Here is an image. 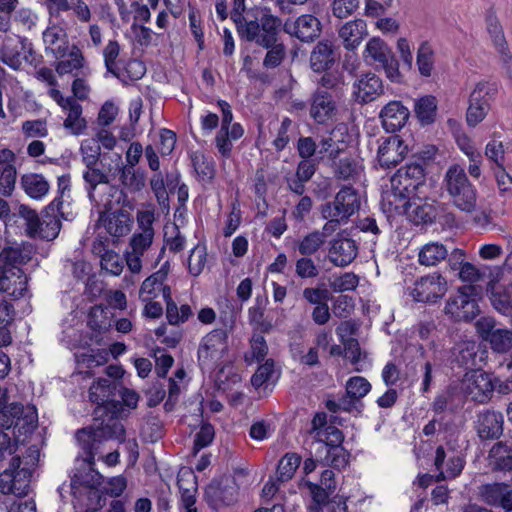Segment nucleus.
I'll return each mask as SVG.
<instances>
[{
    "label": "nucleus",
    "mask_w": 512,
    "mask_h": 512,
    "mask_svg": "<svg viewBox=\"0 0 512 512\" xmlns=\"http://www.w3.org/2000/svg\"><path fill=\"white\" fill-rule=\"evenodd\" d=\"M260 14L249 21L239 37L267 49L263 65L266 68H276L285 58L284 44L277 43L282 21L279 17L272 15L269 8L261 9Z\"/></svg>",
    "instance_id": "f257e3e1"
},
{
    "label": "nucleus",
    "mask_w": 512,
    "mask_h": 512,
    "mask_svg": "<svg viewBox=\"0 0 512 512\" xmlns=\"http://www.w3.org/2000/svg\"><path fill=\"white\" fill-rule=\"evenodd\" d=\"M284 30L302 42H313L322 32L320 20L311 14L299 16L292 24L285 23Z\"/></svg>",
    "instance_id": "6ab92c4d"
},
{
    "label": "nucleus",
    "mask_w": 512,
    "mask_h": 512,
    "mask_svg": "<svg viewBox=\"0 0 512 512\" xmlns=\"http://www.w3.org/2000/svg\"><path fill=\"white\" fill-rule=\"evenodd\" d=\"M499 85L497 82L480 81L469 96V107L466 113L468 126L475 127L486 117L490 110V102L495 99Z\"/></svg>",
    "instance_id": "423d86ee"
},
{
    "label": "nucleus",
    "mask_w": 512,
    "mask_h": 512,
    "mask_svg": "<svg viewBox=\"0 0 512 512\" xmlns=\"http://www.w3.org/2000/svg\"><path fill=\"white\" fill-rule=\"evenodd\" d=\"M295 273L302 279L314 278L318 276L319 270L310 257L304 256L296 261Z\"/></svg>",
    "instance_id": "774afa93"
},
{
    "label": "nucleus",
    "mask_w": 512,
    "mask_h": 512,
    "mask_svg": "<svg viewBox=\"0 0 512 512\" xmlns=\"http://www.w3.org/2000/svg\"><path fill=\"white\" fill-rule=\"evenodd\" d=\"M18 213L19 216L22 217L26 222L27 234L30 237L35 238L36 227L39 225V219L41 216H39L35 210L25 204H21L19 206Z\"/></svg>",
    "instance_id": "69168bd1"
},
{
    "label": "nucleus",
    "mask_w": 512,
    "mask_h": 512,
    "mask_svg": "<svg viewBox=\"0 0 512 512\" xmlns=\"http://www.w3.org/2000/svg\"><path fill=\"white\" fill-rule=\"evenodd\" d=\"M119 174V180L123 187L131 193L141 191L146 185V174L141 168L125 167L120 155H117V163L112 177Z\"/></svg>",
    "instance_id": "5701e85b"
},
{
    "label": "nucleus",
    "mask_w": 512,
    "mask_h": 512,
    "mask_svg": "<svg viewBox=\"0 0 512 512\" xmlns=\"http://www.w3.org/2000/svg\"><path fill=\"white\" fill-rule=\"evenodd\" d=\"M448 257V248L440 242H430L422 246L418 260L424 266H436Z\"/></svg>",
    "instance_id": "e433bc0d"
},
{
    "label": "nucleus",
    "mask_w": 512,
    "mask_h": 512,
    "mask_svg": "<svg viewBox=\"0 0 512 512\" xmlns=\"http://www.w3.org/2000/svg\"><path fill=\"white\" fill-rule=\"evenodd\" d=\"M404 214L415 225H432L444 212V204L427 197H414L402 203Z\"/></svg>",
    "instance_id": "0eeeda50"
},
{
    "label": "nucleus",
    "mask_w": 512,
    "mask_h": 512,
    "mask_svg": "<svg viewBox=\"0 0 512 512\" xmlns=\"http://www.w3.org/2000/svg\"><path fill=\"white\" fill-rule=\"evenodd\" d=\"M408 153V146L399 135L387 137L379 146L377 158L381 167L391 168L397 166Z\"/></svg>",
    "instance_id": "a211bd4d"
},
{
    "label": "nucleus",
    "mask_w": 512,
    "mask_h": 512,
    "mask_svg": "<svg viewBox=\"0 0 512 512\" xmlns=\"http://www.w3.org/2000/svg\"><path fill=\"white\" fill-rule=\"evenodd\" d=\"M444 187L454 205L461 211L471 213L475 210L477 192L462 167L452 165L448 168L444 177Z\"/></svg>",
    "instance_id": "7ed1b4c3"
},
{
    "label": "nucleus",
    "mask_w": 512,
    "mask_h": 512,
    "mask_svg": "<svg viewBox=\"0 0 512 512\" xmlns=\"http://www.w3.org/2000/svg\"><path fill=\"white\" fill-rule=\"evenodd\" d=\"M0 261L2 265L0 268H11L17 270L18 273H23L22 269L17 267V264H22V252L20 249L13 247H6L0 252Z\"/></svg>",
    "instance_id": "bf43d9fd"
},
{
    "label": "nucleus",
    "mask_w": 512,
    "mask_h": 512,
    "mask_svg": "<svg viewBox=\"0 0 512 512\" xmlns=\"http://www.w3.org/2000/svg\"><path fill=\"white\" fill-rule=\"evenodd\" d=\"M383 92L382 80L374 73H367L354 83V94L360 103L372 102Z\"/></svg>",
    "instance_id": "a878e982"
},
{
    "label": "nucleus",
    "mask_w": 512,
    "mask_h": 512,
    "mask_svg": "<svg viewBox=\"0 0 512 512\" xmlns=\"http://www.w3.org/2000/svg\"><path fill=\"white\" fill-rule=\"evenodd\" d=\"M239 486L233 476H223L212 480L205 488L204 498L208 506L217 510L219 507L232 505L237 501Z\"/></svg>",
    "instance_id": "1a4fd4ad"
},
{
    "label": "nucleus",
    "mask_w": 512,
    "mask_h": 512,
    "mask_svg": "<svg viewBox=\"0 0 512 512\" xmlns=\"http://www.w3.org/2000/svg\"><path fill=\"white\" fill-rule=\"evenodd\" d=\"M338 450L335 447H320L317 453L324 452L325 456L320 457L319 464L326 467L331 466L339 471L345 469L349 464L351 453L340 445Z\"/></svg>",
    "instance_id": "c9c22d12"
},
{
    "label": "nucleus",
    "mask_w": 512,
    "mask_h": 512,
    "mask_svg": "<svg viewBox=\"0 0 512 512\" xmlns=\"http://www.w3.org/2000/svg\"><path fill=\"white\" fill-rule=\"evenodd\" d=\"M484 338L490 342L491 348L499 353H505L512 348V332L508 329L494 328L493 324L486 322L482 329Z\"/></svg>",
    "instance_id": "72a5a7b5"
},
{
    "label": "nucleus",
    "mask_w": 512,
    "mask_h": 512,
    "mask_svg": "<svg viewBox=\"0 0 512 512\" xmlns=\"http://www.w3.org/2000/svg\"><path fill=\"white\" fill-rule=\"evenodd\" d=\"M124 412L125 410L119 411L115 414L113 412H109L108 415H103L99 418H97L96 415H93L95 422L94 431L102 443L103 441L112 439L118 440L120 443L125 442L126 430L124 425L119 421L120 418L128 416V414H124Z\"/></svg>",
    "instance_id": "2eb2a0df"
},
{
    "label": "nucleus",
    "mask_w": 512,
    "mask_h": 512,
    "mask_svg": "<svg viewBox=\"0 0 512 512\" xmlns=\"http://www.w3.org/2000/svg\"><path fill=\"white\" fill-rule=\"evenodd\" d=\"M301 463V456L296 453H287L279 461L277 466L278 480L281 482L290 480Z\"/></svg>",
    "instance_id": "a18cd8bd"
},
{
    "label": "nucleus",
    "mask_w": 512,
    "mask_h": 512,
    "mask_svg": "<svg viewBox=\"0 0 512 512\" xmlns=\"http://www.w3.org/2000/svg\"><path fill=\"white\" fill-rule=\"evenodd\" d=\"M62 205L63 201L61 197H55V199L42 210L39 225L36 227L35 237L52 241L58 236L62 226L59 217L67 219L64 212L61 210Z\"/></svg>",
    "instance_id": "9d476101"
},
{
    "label": "nucleus",
    "mask_w": 512,
    "mask_h": 512,
    "mask_svg": "<svg viewBox=\"0 0 512 512\" xmlns=\"http://www.w3.org/2000/svg\"><path fill=\"white\" fill-rule=\"evenodd\" d=\"M344 355L353 365L367 358V352H362L359 341L356 338H348L344 343Z\"/></svg>",
    "instance_id": "338daca9"
},
{
    "label": "nucleus",
    "mask_w": 512,
    "mask_h": 512,
    "mask_svg": "<svg viewBox=\"0 0 512 512\" xmlns=\"http://www.w3.org/2000/svg\"><path fill=\"white\" fill-rule=\"evenodd\" d=\"M111 176L101 169L97 168V164L86 165V170L83 172V179L86 183L88 197L91 201H95L94 192L99 184H109Z\"/></svg>",
    "instance_id": "ea45409f"
},
{
    "label": "nucleus",
    "mask_w": 512,
    "mask_h": 512,
    "mask_svg": "<svg viewBox=\"0 0 512 512\" xmlns=\"http://www.w3.org/2000/svg\"><path fill=\"white\" fill-rule=\"evenodd\" d=\"M425 186V183H417L410 178L402 176V172H396L391 178V196L394 202H402L418 197L421 193L420 189Z\"/></svg>",
    "instance_id": "bb28decb"
},
{
    "label": "nucleus",
    "mask_w": 512,
    "mask_h": 512,
    "mask_svg": "<svg viewBox=\"0 0 512 512\" xmlns=\"http://www.w3.org/2000/svg\"><path fill=\"white\" fill-rule=\"evenodd\" d=\"M479 496L491 507H501L506 512H512V490L504 482L481 485Z\"/></svg>",
    "instance_id": "aec40b11"
},
{
    "label": "nucleus",
    "mask_w": 512,
    "mask_h": 512,
    "mask_svg": "<svg viewBox=\"0 0 512 512\" xmlns=\"http://www.w3.org/2000/svg\"><path fill=\"white\" fill-rule=\"evenodd\" d=\"M339 59V47L331 40H320L310 53V68L315 73L327 72L334 67Z\"/></svg>",
    "instance_id": "4468645a"
},
{
    "label": "nucleus",
    "mask_w": 512,
    "mask_h": 512,
    "mask_svg": "<svg viewBox=\"0 0 512 512\" xmlns=\"http://www.w3.org/2000/svg\"><path fill=\"white\" fill-rule=\"evenodd\" d=\"M177 485L181 493L182 506H193L196 503L197 476L190 469L178 474Z\"/></svg>",
    "instance_id": "f704fd0d"
},
{
    "label": "nucleus",
    "mask_w": 512,
    "mask_h": 512,
    "mask_svg": "<svg viewBox=\"0 0 512 512\" xmlns=\"http://www.w3.org/2000/svg\"><path fill=\"white\" fill-rule=\"evenodd\" d=\"M133 219L130 214L122 209L112 213L105 211L100 212L97 226H103L106 231L114 237H122L131 230Z\"/></svg>",
    "instance_id": "4be33fe9"
},
{
    "label": "nucleus",
    "mask_w": 512,
    "mask_h": 512,
    "mask_svg": "<svg viewBox=\"0 0 512 512\" xmlns=\"http://www.w3.org/2000/svg\"><path fill=\"white\" fill-rule=\"evenodd\" d=\"M485 22L493 45L497 52L500 54L501 61L508 73L509 78L512 79V54L509 50L502 25L500 24L493 8L487 10Z\"/></svg>",
    "instance_id": "ddd939ff"
},
{
    "label": "nucleus",
    "mask_w": 512,
    "mask_h": 512,
    "mask_svg": "<svg viewBox=\"0 0 512 512\" xmlns=\"http://www.w3.org/2000/svg\"><path fill=\"white\" fill-rule=\"evenodd\" d=\"M322 435L325 436V439L315 438V442L321 444V447H335L341 450L340 445L343 444L345 436L339 428L334 425H328L322 431Z\"/></svg>",
    "instance_id": "864d4df0"
},
{
    "label": "nucleus",
    "mask_w": 512,
    "mask_h": 512,
    "mask_svg": "<svg viewBox=\"0 0 512 512\" xmlns=\"http://www.w3.org/2000/svg\"><path fill=\"white\" fill-rule=\"evenodd\" d=\"M323 236L320 231L315 230L308 233L301 241L297 243V249L303 256H310L316 253L324 244Z\"/></svg>",
    "instance_id": "de8ad7c7"
},
{
    "label": "nucleus",
    "mask_w": 512,
    "mask_h": 512,
    "mask_svg": "<svg viewBox=\"0 0 512 512\" xmlns=\"http://www.w3.org/2000/svg\"><path fill=\"white\" fill-rule=\"evenodd\" d=\"M75 436L85 455L84 461L86 462V464H94L95 454L99 449L100 445L102 444L99 437L96 436L94 427L91 426L81 428L77 430Z\"/></svg>",
    "instance_id": "473e14b6"
},
{
    "label": "nucleus",
    "mask_w": 512,
    "mask_h": 512,
    "mask_svg": "<svg viewBox=\"0 0 512 512\" xmlns=\"http://www.w3.org/2000/svg\"><path fill=\"white\" fill-rule=\"evenodd\" d=\"M397 172H402V176L410 178L412 181L417 183H425L426 174L424 169V158H420L419 161L407 163L405 166L399 168Z\"/></svg>",
    "instance_id": "13d9d810"
},
{
    "label": "nucleus",
    "mask_w": 512,
    "mask_h": 512,
    "mask_svg": "<svg viewBox=\"0 0 512 512\" xmlns=\"http://www.w3.org/2000/svg\"><path fill=\"white\" fill-rule=\"evenodd\" d=\"M228 335L224 329H215L201 341L197 357L200 363L221 360L228 351Z\"/></svg>",
    "instance_id": "f8f14e48"
},
{
    "label": "nucleus",
    "mask_w": 512,
    "mask_h": 512,
    "mask_svg": "<svg viewBox=\"0 0 512 512\" xmlns=\"http://www.w3.org/2000/svg\"><path fill=\"white\" fill-rule=\"evenodd\" d=\"M121 383L109 378H98L89 388V399L97 406L93 415L97 418L108 415L109 412L118 413L124 411L122 403L117 399Z\"/></svg>",
    "instance_id": "39448f33"
},
{
    "label": "nucleus",
    "mask_w": 512,
    "mask_h": 512,
    "mask_svg": "<svg viewBox=\"0 0 512 512\" xmlns=\"http://www.w3.org/2000/svg\"><path fill=\"white\" fill-rule=\"evenodd\" d=\"M103 476L94 469V464H87L85 471H78L71 478V488H97L102 484Z\"/></svg>",
    "instance_id": "79ce46f5"
},
{
    "label": "nucleus",
    "mask_w": 512,
    "mask_h": 512,
    "mask_svg": "<svg viewBox=\"0 0 512 512\" xmlns=\"http://www.w3.org/2000/svg\"><path fill=\"white\" fill-rule=\"evenodd\" d=\"M465 377L469 383L468 388L472 392L477 391L478 394L484 397H488L498 386L496 377H492V374L484 372L481 367L472 372H467Z\"/></svg>",
    "instance_id": "c756f323"
},
{
    "label": "nucleus",
    "mask_w": 512,
    "mask_h": 512,
    "mask_svg": "<svg viewBox=\"0 0 512 512\" xmlns=\"http://www.w3.org/2000/svg\"><path fill=\"white\" fill-rule=\"evenodd\" d=\"M67 109L69 110V114L64 120V127L71 129L73 134L80 135L86 128V121L80 118L82 114V106L78 102H73V104Z\"/></svg>",
    "instance_id": "09e8293b"
},
{
    "label": "nucleus",
    "mask_w": 512,
    "mask_h": 512,
    "mask_svg": "<svg viewBox=\"0 0 512 512\" xmlns=\"http://www.w3.org/2000/svg\"><path fill=\"white\" fill-rule=\"evenodd\" d=\"M334 177L338 180H354L358 176V164L354 157L344 156L331 165Z\"/></svg>",
    "instance_id": "37998d69"
},
{
    "label": "nucleus",
    "mask_w": 512,
    "mask_h": 512,
    "mask_svg": "<svg viewBox=\"0 0 512 512\" xmlns=\"http://www.w3.org/2000/svg\"><path fill=\"white\" fill-rule=\"evenodd\" d=\"M21 187L33 199H41L49 191V183L41 174H24L20 180Z\"/></svg>",
    "instance_id": "58836bf2"
},
{
    "label": "nucleus",
    "mask_w": 512,
    "mask_h": 512,
    "mask_svg": "<svg viewBox=\"0 0 512 512\" xmlns=\"http://www.w3.org/2000/svg\"><path fill=\"white\" fill-rule=\"evenodd\" d=\"M447 292V280L441 274L435 272L418 279L410 292L417 302L435 303Z\"/></svg>",
    "instance_id": "9b49d317"
},
{
    "label": "nucleus",
    "mask_w": 512,
    "mask_h": 512,
    "mask_svg": "<svg viewBox=\"0 0 512 512\" xmlns=\"http://www.w3.org/2000/svg\"><path fill=\"white\" fill-rule=\"evenodd\" d=\"M379 118L387 133H395L407 124L410 111L401 101L392 100L380 110Z\"/></svg>",
    "instance_id": "f3484780"
},
{
    "label": "nucleus",
    "mask_w": 512,
    "mask_h": 512,
    "mask_svg": "<svg viewBox=\"0 0 512 512\" xmlns=\"http://www.w3.org/2000/svg\"><path fill=\"white\" fill-rule=\"evenodd\" d=\"M27 278L23 273L11 268H0V292L8 293L14 298L24 296L27 290Z\"/></svg>",
    "instance_id": "cd10ccee"
},
{
    "label": "nucleus",
    "mask_w": 512,
    "mask_h": 512,
    "mask_svg": "<svg viewBox=\"0 0 512 512\" xmlns=\"http://www.w3.org/2000/svg\"><path fill=\"white\" fill-rule=\"evenodd\" d=\"M169 268L170 264L166 261L157 272L147 277L140 287V294L147 293L148 295L156 297L154 291L157 286L163 285L168 276Z\"/></svg>",
    "instance_id": "49530a36"
},
{
    "label": "nucleus",
    "mask_w": 512,
    "mask_h": 512,
    "mask_svg": "<svg viewBox=\"0 0 512 512\" xmlns=\"http://www.w3.org/2000/svg\"><path fill=\"white\" fill-rule=\"evenodd\" d=\"M119 53L120 46L116 40H110L103 51L106 70L115 77H119V73L115 68V61Z\"/></svg>",
    "instance_id": "680f3d73"
},
{
    "label": "nucleus",
    "mask_w": 512,
    "mask_h": 512,
    "mask_svg": "<svg viewBox=\"0 0 512 512\" xmlns=\"http://www.w3.org/2000/svg\"><path fill=\"white\" fill-rule=\"evenodd\" d=\"M80 153L85 166L98 164L101 155V147L97 139L88 138L83 140L80 146Z\"/></svg>",
    "instance_id": "8fccbe9b"
},
{
    "label": "nucleus",
    "mask_w": 512,
    "mask_h": 512,
    "mask_svg": "<svg viewBox=\"0 0 512 512\" xmlns=\"http://www.w3.org/2000/svg\"><path fill=\"white\" fill-rule=\"evenodd\" d=\"M215 437V430L212 424L206 422L200 426L199 431L194 436L193 455H196L200 450L209 446Z\"/></svg>",
    "instance_id": "603ef678"
},
{
    "label": "nucleus",
    "mask_w": 512,
    "mask_h": 512,
    "mask_svg": "<svg viewBox=\"0 0 512 512\" xmlns=\"http://www.w3.org/2000/svg\"><path fill=\"white\" fill-rule=\"evenodd\" d=\"M359 7V0H333L332 13L339 19L351 16Z\"/></svg>",
    "instance_id": "0e129e2a"
},
{
    "label": "nucleus",
    "mask_w": 512,
    "mask_h": 512,
    "mask_svg": "<svg viewBox=\"0 0 512 512\" xmlns=\"http://www.w3.org/2000/svg\"><path fill=\"white\" fill-rule=\"evenodd\" d=\"M358 191L351 185L343 186L335 195L333 201L320 206L321 216L339 217L348 222L350 217L360 209Z\"/></svg>",
    "instance_id": "6e6552de"
},
{
    "label": "nucleus",
    "mask_w": 512,
    "mask_h": 512,
    "mask_svg": "<svg viewBox=\"0 0 512 512\" xmlns=\"http://www.w3.org/2000/svg\"><path fill=\"white\" fill-rule=\"evenodd\" d=\"M329 253V259L335 266L346 267L356 258L358 247L354 240L341 238L338 234L331 243Z\"/></svg>",
    "instance_id": "393cba45"
},
{
    "label": "nucleus",
    "mask_w": 512,
    "mask_h": 512,
    "mask_svg": "<svg viewBox=\"0 0 512 512\" xmlns=\"http://www.w3.org/2000/svg\"><path fill=\"white\" fill-rule=\"evenodd\" d=\"M416 64L421 76L430 77L434 68V50L428 41H423L417 50Z\"/></svg>",
    "instance_id": "c03bdc74"
},
{
    "label": "nucleus",
    "mask_w": 512,
    "mask_h": 512,
    "mask_svg": "<svg viewBox=\"0 0 512 512\" xmlns=\"http://www.w3.org/2000/svg\"><path fill=\"white\" fill-rule=\"evenodd\" d=\"M371 390V384L369 381L361 376H353L346 382V391L353 398H356L359 402L365 397Z\"/></svg>",
    "instance_id": "5fc2aeb1"
},
{
    "label": "nucleus",
    "mask_w": 512,
    "mask_h": 512,
    "mask_svg": "<svg viewBox=\"0 0 512 512\" xmlns=\"http://www.w3.org/2000/svg\"><path fill=\"white\" fill-rule=\"evenodd\" d=\"M304 485L308 488L311 495V503L308 509L310 511L323 512L324 507L330 504L331 496L334 493L309 480L305 481Z\"/></svg>",
    "instance_id": "a19ab883"
},
{
    "label": "nucleus",
    "mask_w": 512,
    "mask_h": 512,
    "mask_svg": "<svg viewBox=\"0 0 512 512\" xmlns=\"http://www.w3.org/2000/svg\"><path fill=\"white\" fill-rule=\"evenodd\" d=\"M364 59L368 64H376L386 77L394 83H402L403 75L399 70V62L387 43L379 38H371L365 47Z\"/></svg>",
    "instance_id": "20e7f679"
},
{
    "label": "nucleus",
    "mask_w": 512,
    "mask_h": 512,
    "mask_svg": "<svg viewBox=\"0 0 512 512\" xmlns=\"http://www.w3.org/2000/svg\"><path fill=\"white\" fill-rule=\"evenodd\" d=\"M274 374V360L267 359L261 364L251 377V384L254 388L259 389L265 383L271 380Z\"/></svg>",
    "instance_id": "052dcab7"
},
{
    "label": "nucleus",
    "mask_w": 512,
    "mask_h": 512,
    "mask_svg": "<svg viewBox=\"0 0 512 512\" xmlns=\"http://www.w3.org/2000/svg\"><path fill=\"white\" fill-rule=\"evenodd\" d=\"M85 64V58L81 49L73 44L70 48L68 59H62L55 63V71L59 76L64 74H73L74 76H78L77 71L82 69Z\"/></svg>",
    "instance_id": "4c0bfd02"
},
{
    "label": "nucleus",
    "mask_w": 512,
    "mask_h": 512,
    "mask_svg": "<svg viewBox=\"0 0 512 512\" xmlns=\"http://www.w3.org/2000/svg\"><path fill=\"white\" fill-rule=\"evenodd\" d=\"M367 34V25L362 19L349 21L339 29V36L348 50L355 49Z\"/></svg>",
    "instance_id": "7c9ffc66"
},
{
    "label": "nucleus",
    "mask_w": 512,
    "mask_h": 512,
    "mask_svg": "<svg viewBox=\"0 0 512 512\" xmlns=\"http://www.w3.org/2000/svg\"><path fill=\"white\" fill-rule=\"evenodd\" d=\"M206 247L197 245L195 246L188 259V270L193 276H198L203 271L206 263Z\"/></svg>",
    "instance_id": "4d7b16f0"
},
{
    "label": "nucleus",
    "mask_w": 512,
    "mask_h": 512,
    "mask_svg": "<svg viewBox=\"0 0 512 512\" xmlns=\"http://www.w3.org/2000/svg\"><path fill=\"white\" fill-rule=\"evenodd\" d=\"M504 419L500 412L486 410L478 415L477 434L481 440H494L503 433Z\"/></svg>",
    "instance_id": "b1692460"
},
{
    "label": "nucleus",
    "mask_w": 512,
    "mask_h": 512,
    "mask_svg": "<svg viewBox=\"0 0 512 512\" xmlns=\"http://www.w3.org/2000/svg\"><path fill=\"white\" fill-rule=\"evenodd\" d=\"M17 172L13 164L5 165L0 175V194L9 197L12 195L15 183H16Z\"/></svg>",
    "instance_id": "6e6d98bb"
},
{
    "label": "nucleus",
    "mask_w": 512,
    "mask_h": 512,
    "mask_svg": "<svg viewBox=\"0 0 512 512\" xmlns=\"http://www.w3.org/2000/svg\"><path fill=\"white\" fill-rule=\"evenodd\" d=\"M192 166L202 180L211 181L215 176L214 162L203 154H194L191 157Z\"/></svg>",
    "instance_id": "3c124183"
},
{
    "label": "nucleus",
    "mask_w": 512,
    "mask_h": 512,
    "mask_svg": "<svg viewBox=\"0 0 512 512\" xmlns=\"http://www.w3.org/2000/svg\"><path fill=\"white\" fill-rule=\"evenodd\" d=\"M155 357V371L158 377L165 378L168 371L174 364V358L167 353H164V349L157 347L154 349Z\"/></svg>",
    "instance_id": "e2e57ef3"
},
{
    "label": "nucleus",
    "mask_w": 512,
    "mask_h": 512,
    "mask_svg": "<svg viewBox=\"0 0 512 512\" xmlns=\"http://www.w3.org/2000/svg\"><path fill=\"white\" fill-rule=\"evenodd\" d=\"M462 281L475 283L486 277V271L478 269L470 262H464L458 271ZM482 298V288L478 285L469 284L458 288L455 296H450L445 306V313L455 321L469 322L480 313L478 301Z\"/></svg>",
    "instance_id": "f03ea898"
},
{
    "label": "nucleus",
    "mask_w": 512,
    "mask_h": 512,
    "mask_svg": "<svg viewBox=\"0 0 512 512\" xmlns=\"http://www.w3.org/2000/svg\"><path fill=\"white\" fill-rule=\"evenodd\" d=\"M485 350H481L480 345L475 342H463L457 344L453 348L452 362L460 368L472 372L473 370L481 367L484 360Z\"/></svg>",
    "instance_id": "412c9836"
},
{
    "label": "nucleus",
    "mask_w": 512,
    "mask_h": 512,
    "mask_svg": "<svg viewBox=\"0 0 512 512\" xmlns=\"http://www.w3.org/2000/svg\"><path fill=\"white\" fill-rule=\"evenodd\" d=\"M437 108V99L433 95H425L415 100V116L422 127L436 122Z\"/></svg>",
    "instance_id": "2f4dec72"
},
{
    "label": "nucleus",
    "mask_w": 512,
    "mask_h": 512,
    "mask_svg": "<svg viewBox=\"0 0 512 512\" xmlns=\"http://www.w3.org/2000/svg\"><path fill=\"white\" fill-rule=\"evenodd\" d=\"M486 292L495 310L512 317V282L506 286L492 284L486 287Z\"/></svg>",
    "instance_id": "c85d7f7f"
},
{
    "label": "nucleus",
    "mask_w": 512,
    "mask_h": 512,
    "mask_svg": "<svg viewBox=\"0 0 512 512\" xmlns=\"http://www.w3.org/2000/svg\"><path fill=\"white\" fill-rule=\"evenodd\" d=\"M309 103L310 117L319 125L327 124L337 114L336 102L327 90L317 88L311 94Z\"/></svg>",
    "instance_id": "dca6fc26"
}]
</instances>
